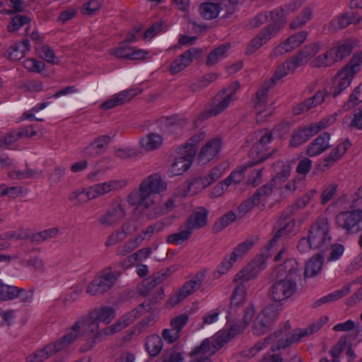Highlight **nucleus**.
Returning <instances> with one entry per match:
<instances>
[{
    "label": "nucleus",
    "instance_id": "f257e3e1",
    "mask_svg": "<svg viewBox=\"0 0 362 362\" xmlns=\"http://www.w3.org/2000/svg\"><path fill=\"white\" fill-rule=\"evenodd\" d=\"M166 189V183L158 174H153L144 179L139 185L138 192L128 197V202L143 209L152 208L156 203V194Z\"/></svg>",
    "mask_w": 362,
    "mask_h": 362
},
{
    "label": "nucleus",
    "instance_id": "f03ea898",
    "mask_svg": "<svg viewBox=\"0 0 362 362\" xmlns=\"http://www.w3.org/2000/svg\"><path fill=\"white\" fill-rule=\"evenodd\" d=\"M126 185L127 182L124 180H109L103 183L93 185L86 189H77L71 192L69 194L68 199L73 203L74 206H78L100 196L119 190L125 187Z\"/></svg>",
    "mask_w": 362,
    "mask_h": 362
},
{
    "label": "nucleus",
    "instance_id": "7ed1b4c3",
    "mask_svg": "<svg viewBox=\"0 0 362 362\" xmlns=\"http://www.w3.org/2000/svg\"><path fill=\"white\" fill-rule=\"evenodd\" d=\"M207 215V211L202 207L194 209L185 223L180 226L179 231L168 236L167 243L178 245L187 240L194 230L206 225Z\"/></svg>",
    "mask_w": 362,
    "mask_h": 362
},
{
    "label": "nucleus",
    "instance_id": "20e7f679",
    "mask_svg": "<svg viewBox=\"0 0 362 362\" xmlns=\"http://www.w3.org/2000/svg\"><path fill=\"white\" fill-rule=\"evenodd\" d=\"M290 296H272L266 303L262 310L258 314L255 321V327L259 330V334L264 333L277 320L280 313L288 301Z\"/></svg>",
    "mask_w": 362,
    "mask_h": 362
},
{
    "label": "nucleus",
    "instance_id": "39448f33",
    "mask_svg": "<svg viewBox=\"0 0 362 362\" xmlns=\"http://www.w3.org/2000/svg\"><path fill=\"white\" fill-rule=\"evenodd\" d=\"M316 192L314 189L309 191L301 197L296 204H293L286 211H284L278 222L279 229L269 242L270 247H273L281 236L291 232L295 225L293 219H291V216L296 213L298 209L305 208L310 203Z\"/></svg>",
    "mask_w": 362,
    "mask_h": 362
},
{
    "label": "nucleus",
    "instance_id": "423d86ee",
    "mask_svg": "<svg viewBox=\"0 0 362 362\" xmlns=\"http://www.w3.org/2000/svg\"><path fill=\"white\" fill-rule=\"evenodd\" d=\"M286 23L284 14H275L274 21L269 25L263 28L249 43L247 47V53L252 54L259 49L264 44L274 37Z\"/></svg>",
    "mask_w": 362,
    "mask_h": 362
},
{
    "label": "nucleus",
    "instance_id": "0eeeda50",
    "mask_svg": "<svg viewBox=\"0 0 362 362\" xmlns=\"http://www.w3.org/2000/svg\"><path fill=\"white\" fill-rule=\"evenodd\" d=\"M329 223L326 218L320 217L311 226L308 237L313 249L324 251L331 245Z\"/></svg>",
    "mask_w": 362,
    "mask_h": 362
},
{
    "label": "nucleus",
    "instance_id": "6e6552de",
    "mask_svg": "<svg viewBox=\"0 0 362 362\" xmlns=\"http://www.w3.org/2000/svg\"><path fill=\"white\" fill-rule=\"evenodd\" d=\"M127 210L124 202L113 200L105 212L98 218V223L103 228H115L126 218Z\"/></svg>",
    "mask_w": 362,
    "mask_h": 362
},
{
    "label": "nucleus",
    "instance_id": "1a4fd4ad",
    "mask_svg": "<svg viewBox=\"0 0 362 362\" xmlns=\"http://www.w3.org/2000/svg\"><path fill=\"white\" fill-rule=\"evenodd\" d=\"M254 314V309L252 308H248L247 310L245 311L244 316L245 325H240L239 324H233L229 328L218 332L213 339H209L210 347L216 353L225 344L228 343L232 338L245 329Z\"/></svg>",
    "mask_w": 362,
    "mask_h": 362
},
{
    "label": "nucleus",
    "instance_id": "9d476101",
    "mask_svg": "<svg viewBox=\"0 0 362 362\" xmlns=\"http://www.w3.org/2000/svg\"><path fill=\"white\" fill-rule=\"evenodd\" d=\"M327 316H322L318 319L315 320L306 328H300L295 329L290 337L286 338H281L278 340V349H285L292 344L299 342L301 339L308 337L317 332L327 322Z\"/></svg>",
    "mask_w": 362,
    "mask_h": 362
},
{
    "label": "nucleus",
    "instance_id": "9b49d317",
    "mask_svg": "<svg viewBox=\"0 0 362 362\" xmlns=\"http://www.w3.org/2000/svg\"><path fill=\"white\" fill-rule=\"evenodd\" d=\"M336 221L347 233H357L362 230V210L342 211L337 216Z\"/></svg>",
    "mask_w": 362,
    "mask_h": 362
},
{
    "label": "nucleus",
    "instance_id": "f8f14e48",
    "mask_svg": "<svg viewBox=\"0 0 362 362\" xmlns=\"http://www.w3.org/2000/svg\"><path fill=\"white\" fill-rule=\"evenodd\" d=\"M117 280V275L107 269L95 278L87 286L86 292L90 294H103L112 287Z\"/></svg>",
    "mask_w": 362,
    "mask_h": 362
},
{
    "label": "nucleus",
    "instance_id": "ddd939ff",
    "mask_svg": "<svg viewBox=\"0 0 362 362\" xmlns=\"http://www.w3.org/2000/svg\"><path fill=\"white\" fill-rule=\"evenodd\" d=\"M266 267V257L264 255H258L235 275L234 281H250L257 277Z\"/></svg>",
    "mask_w": 362,
    "mask_h": 362
},
{
    "label": "nucleus",
    "instance_id": "4468645a",
    "mask_svg": "<svg viewBox=\"0 0 362 362\" xmlns=\"http://www.w3.org/2000/svg\"><path fill=\"white\" fill-rule=\"evenodd\" d=\"M78 321H81V325H83L85 329V332L88 334H90L86 341V344L85 345V351L90 350L97 344L103 341L98 340L96 339L98 334L101 332V329H100V322L98 321V320L95 318L93 317L90 313L88 315L83 317Z\"/></svg>",
    "mask_w": 362,
    "mask_h": 362
},
{
    "label": "nucleus",
    "instance_id": "2eb2a0df",
    "mask_svg": "<svg viewBox=\"0 0 362 362\" xmlns=\"http://www.w3.org/2000/svg\"><path fill=\"white\" fill-rule=\"evenodd\" d=\"M272 139L271 133H265L258 142L250 149L249 152V157L252 160L247 166H253L260 162L266 160L269 153H266L268 144H270Z\"/></svg>",
    "mask_w": 362,
    "mask_h": 362
},
{
    "label": "nucleus",
    "instance_id": "dca6fc26",
    "mask_svg": "<svg viewBox=\"0 0 362 362\" xmlns=\"http://www.w3.org/2000/svg\"><path fill=\"white\" fill-rule=\"evenodd\" d=\"M279 334L274 333L266 337L264 341H258L253 346L245 349L240 353V358L243 360H249L250 358L257 354L261 350L265 349L268 346H271V351L274 353L276 350H278V340L280 339Z\"/></svg>",
    "mask_w": 362,
    "mask_h": 362
},
{
    "label": "nucleus",
    "instance_id": "f3484780",
    "mask_svg": "<svg viewBox=\"0 0 362 362\" xmlns=\"http://www.w3.org/2000/svg\"><path fill=\"white\" fill-rule=\"evenodd\" d=\"M194 158V151L189 153L180 151V156H177L169 168V173L171 176L182 175L191 166Z\"/></svg>",
    "mask_w": 362,
    "mask_h": 362
},
{
    "label": "nucleus",
    "instance_id": "a211bd4d",
    "mask_svg": "<svg viewBox=\"0 0 362 362\" xmlns=\"http://www.w3.org/2000/svg\"><path fill=\"white\" fill-rule=\"evenodd\" d=\"M199 53V51L195 48H191L172 62L169 71L171 74H176L183 71L187 66H189L193 59Z\"/></svg>",
    "mask_w": 362,
    "mask_h": 362
},
{
    "label": "nucleus",
    "instance_id": "6ab92c4d",
    "mask_svg": "<svg viewBox=\"0 0 362 362\" xmlns=\"http://www.w3.org/2000/svg\"><path fill=\"white\" fill-rule=\"evenodd\" d=\"M300 279V275L286 276L285 279L276 281L271 286L272 294L281 292L282 294H293L298 291L296 281Z\"/></svg>",
    "mask_w": 362,
    "mask_h": 362
},
{
    "label": "nucleus",
    "instance_id": "aec40b11",
    "mask_svg": "<svg viewBox=\"0 0 362 362\" xmlns=\"http://www.w3.org/2000/svg\"><path fill=\"white\" fill-rule=\"evenodd\" d=\"M111 138L107 135H102L94 139L84 148V154L88 157H97L103 154L110 143Z\"/></svg>",
    "mask_w": 362,
    "mask_h": 362
},
{
    "label": "nucleus",
    "instance_id": "412c9836",
    "mask_svg": "<svg viewBox=\"0 0 362 362\" xmlns=\"http://www.w3.org/2000/svg\"><path fill=\"white\" fill-rule=\"evenodd\" d=\"M81 329V321H76L74 325L67 330L65 335L59 340L52 343L54 346V350L57 352L64 350L71 343H73L78 336Z\"/></svg>",
    "mask_w": 362,
    "mask_h": 362
},
{
    "label": "nucleus",
    "instance_id": "4be33fe9",
    "mask_svg": "<svg viewBox=\"0 0 362 362\" xmlns=\"http://www.w3.org/2000/svg\"><path fill=\"white\" fill-rule=\"evenodd\" d=\"M215 354L210 347L209 339H206L190 353L192 359L189 362H211V357Z\"/></svg>",
    "mask_w": 362,
    "mask_h": 362
},
{
    "label": "nucleus",
    "instance_id": "5701e85b",
    "mask_svg": "<svg viewBox=\"0 0 362 362\" xmlns=\"http://www.w3.org/2000/svg\"><path fill=\"white\" fill-rule=\"evenodd\" d=\"M221 148V139L215 138L208 141L200 151L198 156L199 162L205 164L213 159Z\"/></svg>",
    "mask_w": 362,
    "mask_h": 362
},
{
    "label": "nucleus",
    "instance_id": "b1692460",
    "mask_svg": "<svg viewBox=\"0 0 362 362\" xmlns=\"http://www.w3.org/2000/svg\"><path fill=\"white\" fill-rule=\"evenodd\" d=\"M330 135L327 132H323L315 139L308 146L307 154L309 156H316L329 147Z\"/></svg>",
    "mask_w": 362,
    "mask_h": 362
},
{
    "label": "nucleus",
    "instance_id": "393cba45",
    "mask_svg": "<svg viewBox=\"0 0 362 362\" xmlns=\"http://www.w3.org/2000/svg\"><path fill=\"white\" fill-rule=\"evenodd\" d=\"M354 75L349 71L342 69L335 77L333 89V97L335 98L346 90L351 84Z\"/></svg>",
    "mask_w": 362,
    "mask_h": 362
},
{
    "label": "nucleus",
    "instance_id": "a878e982",
    "mask_svg": "<svg viewBox=\"0 0 362 362\" xmlns=\"http://www.w3.org/2000/svg\"><path fill=\"white\" fill-rule=\"evenodd\" d=\"M299 272V264L294 259H287L282 264L279 265L272 272L273 279L286 274V276H294Z\"/></svg>",
    "mask_w": 362,
    "mask_h": 362
},
{
    "label": "nucleus",
    "instance_id": "bb28decb",
    "mask_svg": "<svg viewBox=\"0 0 362 362\" xmlns=\"http://www.w3.org/2000/svg\"><path fill=\"white\" fill-rule=\"evenodd\" d=\"M321 49V45L319 42L311 43L303 47L301 50L298 51L295 55L293 56V59L297 62L299 66L308 62L311 57H314Z\"/></svg>",
    "mask_w": 362,
    "mask_h": 362
},
{
    "label": "nucleus",
    "instance_id": "cd10ccee",
    "mask_svg": "<svg viewBox=\"0 0 362 362\" xmlns=\"http://www.w3.org/2000/svg\"><path fill=\"white\" fill-rule=\"evenodd\" d=\"M271 84L266 83L257 91L254 98V107L257 115H259L266 110L267 103V94Z\"/></svg>",
    "mask_w": 362,
    "mask_h": 362
},
{
    "label": "nucleus",
    "instance_id": "c85d7f7f",
    "mask_svg": "<svg viewBox=\"0 0 362 362\" xmlns=\"http://www.w3.org/2000/svg\"><path fill=\"white\" fill-rule=\"evenodd\" d=\"M155 302V299H153V300H150L148 303L144 301L140 303L137 308L132 310L130 312L127 313L121 318H119L121 322H122L123 325L127 327L133 323L136 319L140 317L144 311L148 310L151 308V305L154 304Z\"/></svg>",
    "mask_w": 362,
    "mask_h": 362
},
{
    "label": "nucleus",
    "instance_id": "c756f323",
    "mask_svg": "<svg viewBox=\"0 0 362 362\" xmlns=\"http://www.w3.org/2000/svg\"><path fill=\"white\" fill-rule=\"evenodd\" d=\"M206 276L205 271L198 272L192 279L186 281L180 290V294H192L199 291Z\"/></svg>",
    "mask_w": 362,
    "mask_h": 362
},
{
    "label": "nucleus",
    "instance_id": "7c9ffc66",
    "mask_svg": "<svg viewBox=\"0 0 362 362\" xmlns=\"http://www.w3.org/2000/svg\"><path fill=\"white\" fill-rule=\"evenodd\" d=\"M30 50V42L28 39H25L21 42L13 45L8 49V57L11 60L18 61L23 58Z\"/></svg>",
    "mask_w": 362,
    "mask_h": 362
},
{
    "label": "nucleus",
    "instance_id": "2f4dec72",
    "mask_svg": "<svg viewBox=\"0 0 362 362\" xmlns=\"http://www.w3.org/2000/svg\"><path fill=\"white\" fill-rule=\"evenodd\" d=\"M351 144L347 140L337 145L323 160L322 165L325 168L330 167L335 161L339 160L350 147Z\"/></svg>",
    "mask_w": 362,
    "mask_h": 362
},
{
    "label": "nucleus",
    "instance_id": "473e14b6",
    "mask_svg": "<svg viewBox=\"0 0 362 362\" xmlns=\"http://www.w3.org/2000/svg\"><path fill=\"white\" fill-rule=\"evenodd\" d=\"M230 98L223 97L220 100L214 102L209 110H206L199 115V119H206L211 116H216L224 111L232 102Z\"/></svg>",
    "mask_w": 362,
    "mask_h": 362
},
{
    "label": "nucleus",
    "instance_id": "72a5a7b5",
    "mask_svg": "<svg viewBox=\"0 0 362 362\" xmlns=\"http://www.w3.org/2000/svg\"><path fill=\"white\" fill-rule=\"evenodd\" d=\"M298 66H299L297 65V62L293 59V57H292L290 59L284 62L282 64L276 68L274 75L271 78L272 83H275L286 76L288 74L293 72Z\"/></svg>",
    "mask_w": 362,
    "mask_h": 362
},
{
    "label": "nucleus",
    "instance_id": "f704fd0d",
    "mask_svg": "<svg viewBox=\"0 0 362 362\" xmlns=\"http://www.w3.org/2000/svg\"><path fill=\"white\" fill-rule=\"evenodd\" d=\"M275 175L272 180L275 184H281L284 182L291 175V166L288 163L277 161L274 163Z\"/></svg>",
    "mask_w": 362,
    "mask_h": 362
},
{
    "label": "nucleus",
    "instance_id": "c9c22d12",
    "mask_svg": "<svg viewBox=\"0 0 362 362\" xmlns=\"http://www.w3.org/2000/svg\"><path fill=\"white\" fill-rule=\"evenodd\" d=\"M322 256L320 254L313 256L305 266V278H311L317 275L322 269Z\"/></svg>",
    "mask_w": 362,
    "mask_h": 362
},
{
    "label": "nucleus",
    "instance_id": "e433bc0d",
    "mask_svg": "<svg viewBox=\"0 0 362 362\" xmlns=\"http://www.w3.org/2000/svg\"><path fill=\"white\" fill-rule=\"evenodd\" d=\"M335 52L332 48L327 50L325 53L318 55L315 59L310 62V65L313 67H328L332 66L335 62H337L336 59Z\"/></svg>",
    "mask_w": 362,
    "mask_h": 362
},
{
    "label": "nucleus",
    "instance_id": "4c0bfd02",
    "mask_svg": "<svg viewBox=\"0 0 362 362\" xmlns=\"http://www.w3.org/2000/svg\"><path fill=\"white\" fill-rule=\"evenodd\" d=\"M275 14H284V10L281 8L260 13L250 20L247 26L251 29L256 28L267 23L269 18L273 21Z\"/></svg>",
    "mask_w": 362,
    "mask_h": 362
},
{
    "label": "nucleus",
    "instance_id": "58836bf2",
    "mask_svg": "<svg viewBox=\"0 0 362 362\" xmlns=\"http://www.w3.org/2000/svg\"><path fill=\"white\" fill-rule=\"evenodd\" d=\"M163 137L156 133L151 132L140 139L143 148L151 151L158 148L163 144Z\"/></svg>",
    "mask_w": 362,
    "mask_h": 362
},
{
    "label": "nucleus",
    "instance_id": "ea45409f",
    "mask_svg": "<svg viewBox=\"0 0 362 362\" xmlns=\"http://www.w3.org/2000/svg\"><path fill=\"white\" fill-rule=\"evenodd\" d=\"M98 321L109 324L115 317V310L112 307L103 306L90 312Z\"/></svg>",
    "mask_w": 362,
    "mask_h": 362
},
{
    "label": "nucleus",
    "instance_id": "a19ab883",
    "mask_svg": "<svg viewBox=\"0 0 362 362\" xmlns=\"http://www.w3.org/2000/svg\"><path fill=\"white\" fill-rule=\"evenodd\" d=\"M230 47V44H223L213 49L207 56L206 65L212 66L224 59Z\"/></svg>",
    "mask_w": 362,
    "mask_h": 362
},
{
    "label": "nucleus",
    "instance_id": "79ce46f5",
    "mask_svg": "<svg viewBox=\"0 0 362 362\" xmlns=\"http://www.w3.org/2000/svg\"><path fill=\"white\" fill-rule=\"evenodd\" d=\"M164 226L165 225L163 223L156 222L144 228L134 238L139 244L141 245L144 240H150L153 234L162 231Z\"/></svg>",
    "mask_w": 362,
    "mask_h": 362
},
{
    "label": "nucleus",
    "instance_id": "37998d69",
    "mask_svg": "<svg viewBox=\"0 0 362 362\" xmlns=\"http://www.w3.org/2000/svg\"><path fill=\"white\" fill-rule=\"evenodd\" d=\"M56 353L57 352L54 350V346L52 344H49L45 348L39 349L30 355L27 358L26 362H42Z\"/></svg>",
    "mask_w": 362,
    "mask_h": 362
},
{
    "label": "nucleus",
    "instance_id": "c03bdc74",
    "mask_svg": "<svg viewBox=\"0 0 362 362\" xmlns=\"http://www.w3.org/2000/svg\"><path fill=\"white\" fill-rule=\"evenodd\" d=\"M163 346L162 339L158 334H152L146 338L145 347L151 356H158Z\"/></svg>",
    "mask_w": 362,
    "mask_h": 362
},
{
    "label": "nucleus",
    "instance_id": "a18cd8bd",
    "mask_svg": "<svg viewBox=\"0 0 362 362\" xmlns=\"http://www.w3.org/2000/svg\"><path fill=\"white\" fill-rule=\"evenodd\" d=\"M199 10L204 19L212 20L218 16L220 12V6L216 3L204 2L200 4Z\"/></svg>",
    "mask_w": 362,
    "mask_h": 362
},
{
    "label": "nucleus",
    "instance_id": "49530a36",
    "mask_svg": "<svg viewBox=\"0 0 362 362\" xmlns=\"http://www.w3.org/2000/svg\"><path fill=\"white\" fill-rule=\"evenodd\" d=\"M206 138L204 132H199L190 137L185 144V145L180 148V151H184L186 153H189L192 151H194V156L197 153V146L198 144Z\"/></svg>",
    "mask_w": 362,
    "mask_h": 362
},
{
    "label": "nucleus",
    "instance_id": "de8ad7c7",
    "mask_svg": "<svg viewBox=\"0 0 362 362\" xmlns=\"http://www.w3.org/2000/svg\"><path fill=\"white\" fill-rule=\"evenodd\" d=\"M257 240V237H251L246 239L234 248L233 251L231 252L233 256L235 257L237 260L241 258L254 246Z\"/></svg>",
    "mask_w": 362,
    "mask_h": 362
},
{
    "label": "nucleus",
    "instance_id": "09e8293b",
    "mask_svg": "<svg viewBox=\"0 0 362 362\" xmlns=\"http://www.w3.org/2000/svg\"><path fill=\"white\" fill-rule=\"evenodd\" d=\"M362 102V84L356 86L349 95V100L342 107L344 111H349Z\"/></svg>",
    "mask_w": 362,
    "mask_h": 362
},
{
    "label": "nucleus",
    "instance_id": "8fccbe9b",
    "mask_svg": "<svg viewBox=\"0 0 362 362\" xmlns=\"http://www.w3.org/2000/svg\"><path fill=\"white\" fill-rule=\"evenodd\" d=\"M125 327V325H124L123 322H121V320L119 319L116 322H115L112 325L101 329V332H99V334H98L96 339L98 340H105L107 337L114 335L115 334L119 332Z\"/></svg>",
    "mask_w": 362,
    "mask_h": 362
},
{
    "label": "nucleus",
    "instance_id": "3c124183",
    "mask_svg": "<svg viewBox=\"0 0 362 362\" xmlns=\"http://www.w3.org/2000/svg\"><path fill=\"white\" fill-rule=\"evenodd\" d=\"M356 18L352 13H344L336 18H334L330 22V25L334 30L344 29L351 23H353Z\"/></svg>",
    "mask_w": 362,
    "mask_h": 362
},
{
    "label": "nucleus",
    "instance_id": "603ef678",
    "mask_svg": "<svg viewBox=\"0 0 362 362\" xmlns=\"http://www.w3.org/2000/svg\"><path fill=\"white\" fill-rule=\"evenodd\" d=\"M313 11L310 8H305L303 11L290 23V28L298 29L304 26L312 18Z\"/></svg>",
    "mask_w": 362,
    "mask_h": 362
},
{
    "label": "nucleus",
    "instance_id": "864d4df0",
    "mask_svg": "<svg viewBox=\"0 0 362 362\" xmlns=\"http://www.w3.org/2000/svg\"><path fill=\"white\" fill-rule=\"evenodd\" d=\"M30 21L31 18L26 15H16L11 20L7 26V30L9 33H15Z\"/></svg>",
    "mask_w": 362,
    "mask_h": 362
},
{
    "label": "nucleus",
    "instance_id": "5fc2aeb1",
    "mask_svg": "<svg viewBox=\"0 0 362 362\" xmlns=\"http://www.w3.org/2000/svg\"><path fill=\"white\" fill-rule=\"evenodd\" d=\"M333 121V117L324 118L318 122L313 123L308 127H303V129L306 132V134L309 135V138H310L321 129L327 127L329 125V122L332 123Z\"/></svg>",
    "mask_w": 362,
    "mask_h": 362
},
{
    "label": "nucleus",
    "instance_id": "6e6d98bb",
    "mask_svg": "<svg viewBox=\"0 0 362 362\" xmlns=\"http://www.w3.org/2000/svg\"><path fill=\"white\" fill-rule=\"evenodd\" d=\"M141 93L139 88H132L129 90H123L117 94L114 95L112 97L115 100L117 105H122L129 101L135 95Z\"/></svg>",
    "mask_w": 362,
    "mask_h": 362
},
{
    "label": "nucleus",
    "instance_id": "4d7b16f0",
    "mask_svg": "<svg viewBox=\"0 0 362 362\" xmlns=\"http://www.w3.org/2000/svg\"><path fill=\"white\" fill-rule=\"evenodd\" d=\"M59 230L57 228H51L44 230L32 235L31 241L33 243H42L54 238L58 234Z\"/></svg>",
    "mask_w": 362,
    "mask_h": 362
},
{
    "label": "nucleus",
    "instance_id": "13d9d810",
    "mask_svg": "<svg viewBox=\"0 0 362 362\" xmlns=\"http://www.w3.org/2000/svg\"><path fill=\"white\" fill-rule=\"evenodd\" d=\"M335 52L337 62L342 60L344 57L349 56L353 49V46L349 42L339 43L337 45L332 47Z\"/></svg>",
    "mask_w": 362,
    "mask_h": 362
},
{
    "label": "nucleus",
    "instance_id": "bf43d9fd",
    "mask_svg": "<svg viewBox=\"0 0 362 362\" xmlns=\"http://www.w3.org/2000/svg\"><path fill=\"white\" fill-rule=\"evenodd\" d=\"M189 320V315L186 313L178 315L171 319L170 326L172 329L180 334L183 327L188 323Z\"/></svg>",
    "mask_w": 362,
    "mask_h": 362
},
{
    "label": "nucleus",
    "instance_id": "052dcab7",
    "mask_svg": "<svg viewBox=\"0 0 362 362\" xmlns=\"http://www.w3.org/2000/svg\"><path fill=\"white\" fill-rule=\"evenodd\" d=\"M259 204L258 199L253 194L250 198L245 200L238 206V216L240 217L245 215L248 211Z\"/></svg>",
    "mask_w": 362,
    "mask_h": 362
},
{
    "label": "nucleus",
    "instance_id": "680f3d73",
    "mask_svg": "<svg viewBox=\"0 0 362 362\" xmlns=\"http://www.w3.org/2000/svg\"><path fill=\"white\" fill-rule=\"evenodd\" d=\"M347 336L341 337L337 344L330 350V354L332 357V362H339L340 354L344 350L346 344Z\"/></svg>",
    "mask_w": 362,
    "mask_h": 362
},
{
    "label": "nucleus",
    "instance_id": "e2e57ef3",
    "mask_svg": "<svg viewBox=\"0 0 362 362\" xmlns=\"http://www.w3.org/2000/svg\"><path fill=\"white\" fill-rule=\"evenodd\" d=\"M209 185H210L209 177L205 176H200L199 177L194 178L191 182L189 185V188L190 190L194 191V192L197 193Z\"/></svg>",
    "mask_w": 362,
    "mask_h": 362
},
{
    "label": "nucleus",
    "instance_id": "0e129e2a",
    "mask_svg": "<svg viewBox=\"0 0 362 362\" xmlns=\"http://www.w3.org/2000/svg\"><path fill=\"white\" fill-rule=\"evenodd\" d=\"M309 139V135L306 134V132L303 127L293 133L290 140V144L292 146H298L307 141Z\"/></svg>",
    "mask_w": 362,
    "mask_h": 362
},
{
    "label": "nucleus",
    "instance_id": "69168bd1",
    "mask_svg": "<svg viewBox=\"0 0 362 362\" xmlns=\"http://www.w3.org/2000/svg\"><path fill=\"white\" fill-rule=\"evenodd\" d=\"M236 215L233 212H228L224 214L214 225V229L216 231H221L226 228L230 223L236 219Z\"/></svg>",
    "mask_w": 362,
    "mask_h": 362
},
{
    "label": "nucleus",
    "instance_id": "338daca9",
    "mask_svg": "<svg viewBox=\"0 0 362 362\" xmlns=\"http://www.w3.org/2000/svg\"><path fill=\"white\" fill-rule=\"evenodd\" d=\"M127 236L119 228L113 230L107 238L105 245L109 247L123 241Z\"/></svg>",
    "mask_w": 362,
    "mask_h": 362
},
{
    "label": "nucleus",
    "instance_id": "774afa93",
    "mask_svg": "<svg viewBox=\"0 0 362 362\" xmlns=\"http://www.w3.org/2000/svg\"><path fill=\"white\" fill-rule=\"evenodd\" d=\"M362 64V52L355 54L350 59L349 63L344 67V69L349 71L355 75L360 69V66Z\"/></svg>",
    "mask_w": 362,
    "mask_h": 362
}]
</instances>
